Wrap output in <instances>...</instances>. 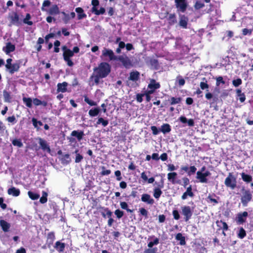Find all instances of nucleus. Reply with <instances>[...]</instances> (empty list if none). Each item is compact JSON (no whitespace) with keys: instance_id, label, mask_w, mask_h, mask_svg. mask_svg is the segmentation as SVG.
<instances>
[{"instance_id":"41","label":"nucleus","mask_w":253,"mask_h":253,"mask_svg":"<svg viewBox=\"0 0 253 253\" xmlns=\"http://www.w3.org/2000/svg\"><path fill=\"white\" fill-rule=\"evenodd\" d=\"M205 4L204 3V2L201 1H197L194 5V8L196 10H199L201 8H203Z\"/></svg>"},{"instance_id":"1","label":"nucleus","mask_w":253,"mask_h":253,"mask_svg":"<svg viewBox=\"0 0 253 253\" xmlns=\"http://www.w3.org/2000/svg\"><path fill=\"white\" fill-rule=\"evenodd\" d=\"M95 74H98L101 78H105L110 72L109 64H100L98 68L94 69Z\"/></svg>"},{"instance_id":"38","label":"nucleus","mask_w":253,"mask_h":253,"mask_svg":"<svg viewBox=\"0 0 253 253\" xmlns=\"http://www.w3.org/2000/svg\"><path fill=\"white\" fill-rule=\"evenodd\" d=\"M242 178L245 182H250L252 180V177L248 174L243 172L241 173Z\"/></svg>"},{"instance_id":"5","label":"nucleus","mask_w":253,"mask_h":253,"mask_svg":"<svg viewBox=\"0 0 253 253\" xmlns=\"http://www.w3.org/2000/svg\"><path fill=\"white\" fill-rule=\"evenodd\" d=\"M175 3L178 11L182 13L186 11L188 6L186 0H175Z\"/></svg>"},{"instance_id":"45","label":"nucleus","mask_w":253,"mask_h":253,"mask_svg":"<svg viewBox=\"0 0 253 253\" xmlns=\"http://www.w3.org/2000/svg\"><path fill=\"white\" fill-rule=\"evenodd\" d=\"M159 243V239L158 238H155L153 241L150 242L148 244V247L149 248H152L153 246L157 245Z\"/></svg>"},{"instance_id":"17","label":"nucleus","mask_w":253,"mask_h":253,"mask_svg":"<svg viewBox=\"0 0 253 253\" xmlns=\"http://www.w3.org/2000/svg\"><path fill=\"white\" fill-rule=\"evenodd\" d=\"M177 173L175 172H169L168 174V179L172 184H180V180H176Z\"/></svg>"},{"instance_id":"42","label":"nucleus","mask_w":253,"mask_h":253,"mask_svg":"<svg viewBox=\"0 0 253 253\" xmlns=\"http://www.w3.org/2000/svg\"><path fill=\"white\" fill-rule=\"evenodd\" d=\"M47 195H48V194H47V193L46 192L42 191V196L40 198V202L42 204H44V203H45L47 202Z\"/></svg>"},{"instance_id":"21","label":"nucleus","mask_w":253,"mask_h":253,"mask_svg":"<svg viewBox=\"0 0 253 253\" xmlns=\"http://www.w3.org/2000/svg\"><path fill=\"white\" fill-rule=\"evenodd\" d=\"M141 201L150 205H152L154 203V200L148 194H144L142 195Z\"/></svg>"},{"instance_id":"54","label":"nucleus","mask_w":253,"mask_h":253,"mask_svg":"<svg viewBox=\"0 0 253 253\" xmlns=\"http://www.w3.org/2000/svg\"><path fill=\"white\" fill-rule=\"evenodd\" d=\"M252 33V29H248L247 28H244L242 30V35L243 36L251 35Z\"/></svg>"},{"instance_id":"40","label":"nucleus","mask_w":253,"mask_h":253,"mask_svg":"<svg viewBox=\"0 0 253 253\" xmlns=\"http://www.w3.org/2000/svg\"><path fill=\"white\" fill-rule=\"evenodd\" d=\"M28 195L30 199L33 200H37L40 198V195L39 194L33 192L32 191H29Z\"/></svg>"},{"instance_id":"24","label":"nucleus","mask_w":253,"mask_h":253,"mask_svg":"<svg viewBox=\"0 0 253 253\" xmlns=\"http://www.w3.org/2000/svg\"><path fill=\"white\" fill-rule=\"evenodd\" d=\"M163 182H162V185L160 186V188H155L154 189L153 196L156 199H159L162 194L161 189L163 188Z\"/></svg>"},{"instance_id":"44","label":"nucleus","mask_w":253,"mask_h":253,"mask_svg":"<svg viewBox=\"0 0 253 253\" xmlns=\"http://www.w3.org/2000/svg\"><path fill=\"white\" fill-rule=\"evenodd\" d=\"M79 150H76L75 151V153L76 154L75 158V162L77 163H80L83 159V157L78 153Z\"/></svg>"},{"instance_id":"63","label":"nucleus","mask_w":253,"mask_h":253,"mask_svg":"<svg viewBox=\"0 0 253 253\" xmlns=\"http://www.w3.org/2000/svg\"><path fill=\"white\" fill-rule=\"evenodd\" d=\"M115 174L117 177V180L118 181H120L122 179L121 177V172L120 170H116L115 172Z\"/></svg>"},{"instance_id":"62","label":"nucleus","mask_w":253,"mask_h":253,"mask_svg":"<svg viewBox=\"0 0 253 253\" xmlns=\"http://www.w3.org/2000/svg\"><path fill=\"white\" fill-rule=\"evenodd\" d=\"M177 81L180 86H183L185 84V80L180 77L177 78Z\"/></svg>"},{"instance_id":"33","label":"nucleus","mask_w":253,"mask_h":253,"mask_svg":"<svg viewBox=\"0 0 253 253\" xmlns=\"http://www.w3.org/2000/svg\"><path fill=\"white\" fill-rule=\"evenodd\" d=\"M175 239L177 240L180 241V244L181 245H184L186 244L185 241V237H183L181 233H179L176 234L175 236Z\"/></svg>"},{"instance_id":"15","label":"nucleus","mask_w":253,"mask_h":253,"mask_svg":"<svg viewBox=\"0 0 253 253\" xmlns=\"http://www.w3.org/2000/svg\"><path fill=\"white\" fill-rule=\"evenodd\" d=\"M39 143L43 151H46L47 152H50V149L47 142L41 138H39Z\"/></svg>"},{"instance_id":"61","label":"nucleus","mask_w":253,"mask_h":253,"mask_svg":"<svg viewBox=\"0 0 253 253\" xmlns=\"http://www.w3.org/2000/svg\"><path fill=\"white\" fill-rule=\"evenodd\" d=\"M172 215L173 216L174 218L176 220H178L180 218L179 212L177 210L173 211Z\"/></svg>"},{"instance_id":"35","label":"nucleus","mask_w":253,"mask_h":253,"mask_svg":"<svg viewBox=\"0 0 253 253\" xmlns=\"http://www.w3.org/2000/svg\"><path fill=\"white\" fill-rule=\"evenodd\" d=\"M100 110L98 108H96L94 109H90L89 112L88 114L91 117H95L97 116V115L99 114Z\"/></svg>"},{"instance_id":"6","label":"nucleus","mask_w":253,"mask_h":253,"mask_svg":"<svg viewBox=\"0 0 253 253\" xmlns=\"http://www.w3.org/2000/svg\"><path fill=\"white\" fill-rule=\"evenodd\" d=\"M182 214L184 216L186 221H188L191 217L193 210L189 206H184L181 207Z\"/></svg>"},{"instance_id":"27","label":"nucleus","mask_w":253,"mask_h":253,"mask_svg":"<svg viewBox=\"0 0 253 253\" xmlns=\"http://www.w3.org/2000/svg\"><path fill=\"white\" fill-rule=\"evenodd\" d=\"M0 225L4 232H7L10 227V224L4 220H0Z\"/></svg>"},{"instance_id":"3","label":"nucleus","mask_w":253,"mask_h":253,"mask_svg":"<svg viewBox=\"0 0 253 253\" xmlns=\"http://www.w3.org/2000/svg\"><path fill=\"white\" fill-rule=\"evenodd\" d=\"M91 4L92 7L91 9L92 13L95 14L96 15L104 14L105 12V9L103 7H101L98 10L97 6L99 4V1L98 0H92Z\"/></svg>"},{"instance_id":"8","label":"nucleus","mask_w":253,"mask_h":253,"mask_svg":"<svg viewBox=\"0 0 253 253\" xmlns=\"http://www.w3.org/2000/svg\"><path fill=\"white\" fill-rule=\"evenodd\" d=\"M160 87L159 83L157 82L154 79H150V83L148 85L147 90L149 93H153L155 91Z\"/></svg>"},{"instance_id":"29","label":"nucleus","mask_w":253,"mask_h":253,"mask_svg":"<svg viewBox=\"0 0 253 253\" xmlns=\"http://www.w3.org/2000/svg\"><path fill=\"white\" fill-rule=\"evenodd\" d=\"M71 135L73 136H76L79 141L82 139L83 136L84 135V132L82 131H78L77 130H74L71 133Z\"/></svg>"},{"instance_id":"20","label":"nucleus","mask_w":253,"mask_h":253,"mask_svg":"<svg viewBox=\"0 0 253 253\" xmlns=\"http://www.w3.org/2000/svg\"><path fill=\"white\" fill-rule=\"evenodd\" d=\"M75 11L77 13L78 20H82L86 17V14L84 12V10L82 7L76 8Z\"/></svg>"},{"instance_id":"57","label":"nucleus","mask_w":253,"mask_h":253,"mask_svg":"<svg viewBox=\"0 0 253 253\" xmlns=\"http://www.w3.org/2000/svg\"><path fill=\"white\" fill-rule=\"evenodd\" d=\"M115 214L118 218H120L123 216L124 212L120 210H117L115 211Z\"/></svg>"},{"instance_id":"23","label":"nucleus","mask_w":253,"mask_h":253,"mask_svg":"<svg viewBox=\"0 0 253 253\" xmlns=\"http://www.w3.org/2000/svg\"><path fill=\"white\" fill-rule=\"evenodd\" d=\"M192 186L190 185L187 188L186 191L182 195L181 198L182 200H185L187 198L188 196L192 197L194 196V194L192 191Z\"/></svg>"},{"instance_id":"26","label":"nucleus","mask_w":253,"mask_h":253,"mask_svg":"<svg viewBox=\"0 0 253 253\" xmlns=\"http://www.w3.org/2000/svg\"><path fill=\"white\" fill-rule=\"evenodd\" d=\"M7 193L9 195L17 197L20 195V192L19 189H17L14 187H12L8 189Z\"/></svg>"},{"instance_id":"56","label":"nucleus","mask_w":253,"mask_h":253,"mask_svg":"<svg viewBox=\"0 0 253 253\" xmlns=\"http://www.w3.org/2000/svg\"><path fill=\"white\" fill-rule=\"evenodd\" d=\"M106 213H103L102 215L103 217H111L112 215V212L109 210L108 209H106L105 210Z\"/></svg>"},{"instance_id":"2","label":"nucleus","mask_w":253,"mask_h":253,"mask_svg":"<svg viewBox=\"0 0 253 253\" xmlns=\"http://www.w3.org/2000/svg\"><path fill=\"white\" fill-rule=\"evenodd\" d=\"M224 184L231 189H234L237 185L236 177L231 173H229L228 176L225 179Z\"/></svg>"},{"instance_id":"58","label":"nucleus","mask_w":253,"mask_h":253,"mask_svg":"<svg viewBox=\"0 0 253 253\" xmlns=\"http://www.w3.org/2000/svg\"><path fill=\"white\" fill-rule=\"evenodd\" d=\"M242 84V80L240 79H237L233 81V84L237 87Z\"/></svg>"},{"instance_id":"12","label":"nucleus","mask_w":253,"mask_h":253,"mask_svg":"<svg viewBox=\"0 0 253 253\" xmlns=\"http://www.w3.org/2000/svg\"><path fill=\"white\" fill-rule=\"evenodd\" d=\"M188 18L184 15H179V25L180 27L184 29H186L187 27V24Z\"/></svg>"},{"instance_id":"11","label":"nucleus","mask_w":253,"mask_h":253,"mask_svg":"<svg viewBox=\"0 0 253 253\" xmlns=\"http://www.w3.org/2000/svg\"><path fill=\"white\" fill-rule=\"evenodd\" d=\"M248 215V213L247 211H244L242 213H239L236 217V221L238 224H243L246 220L247 217Z\"/></svg>"},{"instance_id":"25","label":"nucleus","mask_w":253,"mask_h":253,"mask_svg":"<svg viewBox=\"0 0 253 253\" xmlns=\"http://www.w3.org/2000/svg\"><path fill=\"white\" fill-rule=\"evenodd\" d=\"M65 245L60 241H57L54 245V248L59 252L61 253L64 251Z\"/></svg>"},{"instance_id":"10","label":"nucleus","mask_w":253,"mask_h":253,"mask_svg":"<svg viewBox=\"0 0 253 253\" xmlns=\"http://www.w3.org/2000/svg\"><path fill=\"white\" fill-rule=\"evenodd\" d=\"M102 55L108 57L110 60H114L117 58V56L114 54L112 50L104 48L102 50Z\"/></svg>"},{"instance_id":"34","label":"nucleus","mask_w":253,"mask_h":253,"mask_svg":"<svg viewBox=\"0 0 253 253\" xmlns=\"http://www.w3.org/2000/svg\"><path fill=\"white\" fill-rule=\"evenodd\" d=\"M22 99L24 103L26 105L27 107L29 108H31L32 107L33 100L31 98H27L24 97Z\"/></svg>"},{"instance_id":"4","label":"nucleus","mask_w":253,"mask_h":253,"mask_svg":"<svg viewBox=\"0 0 253 253\" xmlns=\"http://www.w3.org/2000/svg\"><path fill=\"white\" fill-rule=\"evenodd\" d=\"M211 175L209 171L206 170L204 172L201 171H197L196 173V178L199 180V182L202 183H207L208 182L207 177Z\"/></svg>"},{"instance_id":"30","label":"nucleus","mask_w":253,"mask_h":253,"mask_svg":"<svg viewBox=\"0 0 253 253\" xmlns=\"http://www.w3.org/2000/svg\"><path fill=\"white\" fill-rule=\"evenodd\" d=\"M160 130L164 134L169 133L171 131L170 126L168 124H164L161 126Z\"/></svg>"},{"instance_id":"19","label":"nucleus","mask_w":253,"mask_h":253,"mask_svg":"<svg viewBox=\"0 0 253 253\" xmlns=\"http://www.w3.org/2000/svg\"><path fill=\"white\" fill-rule=\"evenodd\" d=\"M167 14L169 15V17L167 18L168 23L169 25L172 26L174 25L177 22L176 17L175 13L169 14L168 12H167Z\"/></svg>"},{"instance_id":"22","label":"nucleus","mask_w":253,"mask_h":253,"mask_svg":"<svg viewBox=\"0 0 253 253\" xmlns=\"http://www.w3.org/2000/svg\"><path fill=\"white\" fill-rule=\"evenodd\" d=\"M5 67L6 70L10 74L17 71L19 68L18 64H5Z\"/></svg>"},{"instance_id":"14","label":"nucleus","mask_w":253,"mask_h":253,"mask_svg":"<svg viewBox=\"0 0 253 253\" xmlns=\"http://www.w3.org/2000/svg\"><path fill=\"white\" fill-rule=\"evenodd\" d=\"M68 85V84L66 82H64L62 83H58L57 85V91L58 92L62 93L69 91L67 89Z\"/></svg>"},{"instance_id":"31","label":"nucleus","mask_w":253,"mask_h":253,"mask_svg":"<svg viewBox=\"0 0 253 253\" xmlns=\"http://www.w3.org/2000/svg\"><path fill=\"white\" fill-rule=\"evenodd\" d=\"M15 45L12 44L11 42H7L6 43V45L5 47V51L6 53H9L11 52H13L15 50Z\"/></svg>"},{"instance_id":"16","label":"nucleus","mask_w":253,"mask_h":253,"mask_svg":"<svg viewBox=\"0 0 253 253\" xmlns=\"http://www.w3.org/2000/svg\"><path fill=\"white\" fill-rule=\"evenodd\" d=\"M46 11L50 15H56L60 13L59 8L57 4L52 5Z\"/></svg>"},{"instance_id":"9","label":"nucleus","mask_w":253,"mask_h":253,"mask_svg":"<svg viewBox=\"0 0 253 253\" xmlns=\"http://www.w3.org/2000/svg\"><path fill=\"white\" fill-rule=\"evenodd\" d=\"M252 198V195L249 191L246 190L241 197V202L244 207H246Z\"/></svg>"},{"instance_id":"43","label":"nucleus","mask_w":253,"mask_h":253,"mask_svg":"<svg viewBox=\"0 0 253 253\" xmlns=\"http://www.w3.org/2000/svg\"><path fill=\"white\" fill-rule=\"evenodd\" d=\"M246 235V233L245 230L242 227L240 228L238 233V237L240 239H243Z\"/></svg>"},{"instance_id":"48","label":"nucleus","mask_w":253,"mask_h":253,"mask_svg":"<svg viewBox=\"0 0 253 253\" xmlns=\"http://www.w3.org/2000/svg\"><path fill=\"white\" fill-rule=\"evenodd\" d=\"M102 124L103 126H106L108 124V122L107 120H104L102 118H100L98 119V121L97 122V124L99 125Z\"/></svg>"},{"instance_id":"53","label":"nucleus","mask_w":253,"mask_h":253,"mask_svg":"<svg viewBox=\"0 0 253 253\" xmlns=\"http://www.w3.org/2000/svg\"><path fill=\"white\" fill-rule=\"evenodd\" d=\"M32 123H33V126H35V127L36 128H38V125H39V126H41L42 125V122H41V121H38L35 118H33L32 120Z\"/></svg>"},{"instance_id":"47","label":"nucleus","mask_w":253,"mask_h":253,"mask_svg":"<svg viewBox=\"0 0 253 253\" xmlns=\"http://www.w3.org/2000/svg\"><path fill=\"white\" fill-rule=\"evenodd\" d=\"M84 101L90 106L97 105V103L89 99L87 96H84Z\"/></svg>"},{"instance_id":"64","label":"nucleus","mask_w":253,"mask_h":253,"mask_svg":"<svg viewBox=\"0 0 253 253\" xmlns=\"http://www.w3.org/2000/svg\"><path fill=\"white\" fill-rule=\"evenodd\" d=\"M151 129L154 135H157L159 133V130L156 126H152L151 127Z\"/></svg>"},{"instance_id":"52","label":"nucleus","mask_w":253,"mask_h":253,"mask_svg":"<svg viewBox=\"0 0 253 253\" xmlns=\"http://www.w3.org/2000/svg\"><path fill=\"white\" fill-rule=\"evenodd\" d=\"M120 206H121V208H122L123 209H124V210H126L128 212H132L131 210H130V209H128L127 208L128 206L126 202H121Z\"/></svg>"},{"instance_id":"46","label":"nucleus","mask_w":253,"mask_h":253,"mask_svg":"<svg viewBox=\"0 0 253 253\" xmlns=\"http://www.w3.org/2000/svg\"><path fill=\"white\" fill-rule=\"evenodd\" d=\"M12 143L14 146H16L18 147H21L23 146V143L20 139H15L13 140Z\"/></svg>"},{"instance_id":"32","label":"nucleus","mask_w":253,"mask_h":253,"mask_svg":"<svg viewBox=\"0 0 253 253\" xmlns=\"http://www.w3.org/2000/svg\"><path fill=\"white\" fill-rule=\"evenodd\" d=\"M216 224L217 226L222 229L223 231H226L228 229V226L226 223L222 220L217 221Z\"/></svg>"},{"instance_id":"39","label":"nucleus","mask_w":253,"mask_h":253,"mask_svg":"<svg viewBox=\"0 0 253 253\" xmlns=\"http://www.w3.org/2000/svg\"><path fill=\"white\" fill-rule=\"evenodd\" d=\"M100 78H101V77L98 74H95V72L90 77V79L94 82L95 84H99Z\"/></svg>"},{"instance_id":"28","label":"nucleus","mask_w":253,"mask_h":253,"mask_svg":"<svg viewBox=\"0 0 253 253\" xmlns=\"http://www.w3.org/2000/svg\"><path fill=\"white\" fill-rule=\"evenodd\" d=\"M115 61H119L122 63H130L128 58L126 55L117 56V58Z\"/></svg>"},{"instance_id":"49","label":"nucleus","mask_w":253,"mask_h":253,"mask_svg":"<svg viewBox=\"0 0 253 253\" xmlns=\"http://www.w3.org/2000/svg\"><path fill=\"white\" fill-rule=\"evenodd\" d=\"M51 4V2L49 0H45L43 1L42 7V11H47L46 9H45L44 7L46 6H49Z\"/></svg>"},{"instance_id":"13","label":"nucleus","mask_w":253,"mask_h":253,"mask_svg":"<svg viewBox=\"0 0 253 253\" xmlns=\"http://www.w3.org/2000/svg\"><path fill=\"white\" fill-rule=\"evenodd\" d=\"M10 22L13 25H18L20 24L19 16L17 12H13L11 15L9 16Z\"/></svg>"},{"instance_id":"60","label":"nucleus","mask_w":253,"mask_h":253,"mask_svg":"<svg viewBox=\"0 0 253 253\" xmlns=\"http://www.w3.org/2000/svg\"><path fill=\"white\" fill-rule=\"evenodd\" d=\"M54 239H55V236L53 232H50L48 234L47 239L50 240L51 243H52L53 242Z\"/></svg>"},{"instance_id":"7","label":"nucleus","mask_w":253,"mask_h":253,"mask_svg":"<svg viewBox=\"0 0 253 253\" xmlns=\"http://www.w3.org/2000/svg\"><path fill=\"white\" fill-rule=\"evenodd\" d=\"M62 49L63 50V55L64 60L67 62V63H73L70 59V58L74 55L73 52L65 45L62 47Z\"/></svg>"},{"instance_id":"51","label":"nucleus","mask_w":253,"mask_h":253,"mask_svg":"<svg viewBox=\"0 0 253 253\" xmlns=\"http://www.w3.org/2000/svg\"><path fill=\"white\" fill-rule=\"evenodd\" d=\"M197 169L195 166H191L189 167L187 174L188 175L193 174L196 171Z\"/></svg>"},{"instance_id":"55","label":"nucleus","mask_w":253,"mask_h":253,"mask_svg":"<svg viewBox=\"0 0 253 253\" xmlns=\"http://www.w3.org/2000/svg\"><path fill=\"white\" fill-rule=\"evenodd\" d=\"M3 93L4 101L5 102H9L10 99L9 93L5 90H4Z\"/></svg>"},{"instance_id":"18","label":"nucleus","mask_w":253,"mask_h":253,"mask_svg":"<svg viewBox=\"0 0 253 253\" xmlns=\"http://www.w3.org/2000/svg\"><path fill=\"white\" fill-rule=\"evenodd\" d=\"M139 78V73L137 71H133L130 73L129 77L128 78V81H127L128 85H129V81H132L133 82H136Z\"/></svg>"},{"instance_id":"36","label":"nucleus","mask_w":253,"mask_h":253,"mask_svg":"<svg viewBox=\"0 0 253 253\" xmlns=\"http://www.w3.org/2000/svg\"><path fill=\"white\" fill-rule=\"evenodd\" d=\"M70 162V156L69 154H65L61 158V163L63 165H67Z\"/></svg>"},{"instance_id":"50","label":"nucleus","mask_w":253,"mask_h":253,"mask_svg":"<svg viewBox=\"0 0 253 253\" xmlns=\"http://www.w3.org/2000/svg\"><path fill=\"white\" fill-rule=\"evenodd\" d=\"M170 101L171 105H174L179 103L180 102L181 99L179 97L175 98L172 97L170 98Z\"/></svg>"},{"instance_id":"59","label":"nucleus","mask_w":253,"mask_h":253,"mask_svg":"<svg viewBox=\"0 0 253 253\" xmlns=\"http://www.w3.org/2000/svg\"><path fill=\"white\" fill-rule=\"evenodd\" d=\"M157 248H150L145 250V253H157Z\"/></svg>"},{"instance_id":"37","label":"nucleus","mask_w":253,"mask_h":253,"mask_svg":"<svg viewBox=\"0 0 253 253\" xmlns=\"http://www.w3.org/2000/svg\"><path fill=\"white\" fill-rule=\"evenodd\" d=\"M31 18V16L30 13H27L25 18L23 19V21L24 23L26 24L29 26H31L33 24L32 21L29 20Z\"/></svg>"}]
</instances>
